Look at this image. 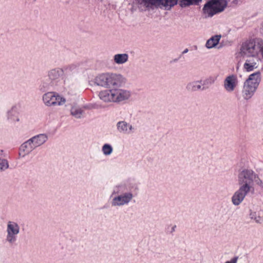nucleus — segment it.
Masks as SVG:
<instances>
[{"label":"nucleus","instance_id":"1","mask_svg":"<svg viewBox=\"0 0 263 263\" xmlns=\"http://www.w3.org/2000/svg\"><path fill=\"white\" fill-rule=\"evenodd\" d=\"M137 189L136 181L132 178L127 179L116 185L111 194V206L121 207L128 205L134 198L132 191Z\"/></svg>","mask_w":263,"mask_h":263},{"label":"nucleus","instance_id":"2","mask_svg":"<svg viewBox=\"0 0 263 263\" xmlns=\"http://www.w3.org/2000/svg\"><path fill=\"white\" fill-rule=\"evenodd\" d=\"M125 82V79L120 74L105 72L99 74L94 79L96 85L106 88L120 87Z\"/></svg>","mask_w":263,"mask_h":263},{"label":"nucleus","instance_id":"3","mask_svg":"<svg viewBox=\"0 0 263 263\" xmlns=\"http://www.w3.org/2000/svg\"><path fill=\"white\" fill-rule=\"evenodd\" d=\"M259 177V175L253 170L243 168L238 173L237 176L238 184L240 186L251 191L252 194H254L255 191L254 185Z\"/></svg>","mask_w":263,"mask_h":263},{"label":"nucleus","instance_id":"4","mask_svg":"<svg viewBox=\"0 0 263 263\" xmlns=\"http://www.w3.org/2000/svg\"><path fill=\"white\" fill-rule=\"evenodd\" d=\"M48 139V136L45 134H39L29 139L21 145L19 152L20 156L23 158L25 157L35 148L44 144Z\"/></svg>","mask_w":263,"mask_h":263},{"label":"nucleus","instance_id":"5","mask_svg":"<svg viewBox=\"0 0 263 263\" xmlns=\"http://www.w3.org/2000/svg\"><path fill=\"white\" fill-rule=\"evenodd\" d=\"M263 40L259 38L251 39L243 42L239 50L242 57L258 56Z\"/></svg>","mask_w":263,"mask_h":263},{"label":"nucleus","instance_id":"6","mask_svg":"<svg viewBox=\"0 0 263 263\" xmlns=\"http://www.w3.org/2000/svg\"><path fill=\"white\" fill-rule=\"evenodd\" d=\"M178 0H138L141 4H143L145 6H148L149 5H156L160 7H164L166 8H171L177 3ZM180 5L181 7L193 5L194 3H198L201 0H179Z\"/></svg>","mask_w":263,"mask_h":263},{"label":"nucleus","instance_id":"7","mask_svg":"<svg viewBox=\"0 0 263 263\" xmlns=\"http://www.w3.org/2000/svg\"><path fill=\"white\" fill-rule=\"evenodd\" d=\"M227 5L226 0H211L204 5L203 12L206 17H212L223 11Z\"/></svg>","mask_w":263,"mask_h":263},{"label":"nucleus","instance_id":"8","mask_svg":"<svg viewBox=\"0 0 263 263\" xmlns=\"http://www.w3.org/2000/svg\"><path fill=\"white\" fill-rule=\"evenodd\" d=\"M6 242L9 245H13L17 240V235L20 233L19 224L14 221H8L6 225Z\"/></svg>","mask_w":263,"mask_h":263},{"label":"nucleus","instance_id":"9","mask_svg":"<svg viewBox=\"0 0 263 263\" xmlns=\"http://www.w3.org/2000/svg\"><path fill=\"white\" fill-rule=\"evenodd\" d=\"M44 104L48 107L62 106L66 102V99L58 93L49 91L42 96Z\"/></svg>","mask_w":263,"mask_h":263},{"label":"nucleus","instance_id":"10","mask_svg":"<svg viewBox=\"0 0 263 263\" xmlns=\"http://www.w3.org/2000/svg\"><path fill=\"white\" fill-rule=\"evenodd\" d=\"M261 59L258 56H249L247 57L243 65V68L246 72H250L259 68Z\"/></svg>","mask_w":263,"mask_h":263},{"label":"nucleus","instance_id":"11","mask_svg":"<svg viewBox=\"0 0 263 263\" xmlns=\"http://www.w3.org/2000/svg\"><path fill=\"white\" fill-rule=\"evenodd\" d=\"M250 193L252 194V192L239 186V189L234 192L231 197L232 204L235 206L240 205Z\"/></svg>","mask_w":263,"mask_h":263},{"label":"nucleus","instance_id":"12","mask_svg":"<svg viewBox=\"0 0 263 263\" xmlns=\"http://www.w3.org/2000/svg\"><path fill=\"white\" fill-rule=\"evenodd\" d=\"M238 80L237 76L232 74L227 76L223 82L224 89L228 93L233 92L237 87Z\"/></svg>","mask_w":263,"mask_h":263},{"label":"nucleus","instance_id":"13","mask_svg":"<svg viewBox=\"0 0 263 263\" xmlns=\"http://www.w3.org/2000/svg\"><path fill=\"white\" fill-rule=\"evenodd\" d=\"M114 103H120L128 100L131 97L130 91L124 89L114 88Z\"/></svg>","mask_w":263,"mask_h":263},{"label":"nucleus","instance_id":"14","mask_svg":"<svg viewBox=\"0 0 263 263\" xmlns=\"http://www.w3.org/2000/svg\"><path fill=\"white\" fill-rule=\"evenodd\" d=\"M257 89V87L244 82L241 91L243 99L246 101L250 100L255 95Z\"/></svg>","mask_w":263,"mask_h":263},{"label":"nucleus","instance_id":"15","mask_svg":"<svg viewBox=\"0 0 263 263\" xmlns=\"http://www.w3.org/2000/svg\"><path fill=\"white\" fill-rule=\"evenodd\" d=\"M18 104L13 105L7 111L6 117L8 121L16 123L20 121V117L18 116Z\"/></svg>","mask_w":263,"mask_h":263},{"label":"nucleus","instance_id":"16","mask_svg":"<svg viewBox=\"0 0 263 263\" xmlns=\"http://www.w3.org/2000/svg\"><path fill=\"white\" fill-rule=\"evenodd\" d=\"M118 131L123 134H130L134 131V128L132 124L124 121H119L117 123Z\"/></svg>","mask_w":263,"mask_h":263},{"label":"nucleus","instance_id":"17","mask_svg":"<svg viewBox=\"0 0 263 263\" xmlns=\"http://www.w3.org/2000/svg\"><path fill=\"white\" fill-rule=\"evenodd\" d=\"M261 81V74L259 71H257L250 74L245 82L253 85L256 87H258Z\"/></svg>","mask_w":263,"mask_h":263},{"label":"nucleus","instance_id":"18","mask_svg":"<svg viewBox=\"0 0 263 263\" xmlns=\"http://www.w3.org/2000/svg\"><path fill=\"white\" fill-rule=\"evenodd\" d=\"M114 88L101 90L99 93V97L104 102H114Z\"/></svg>","mask_w":263,"mask_h":263},{"label":"nucleus","instance_id":"19","mask_svg":"<svg viewBox=\"0 0 263 263\" xmlns=\"http://www.w3.org/2000/svg\"><path fill=\"white\" fill-rule=\"evenodd\" d=\"M63 70L61 68H55L49 70L48 72V78L54 84L58 82V80L63 74Z\"/></svg>","mask_w":263,"mask_h":263},{"label":"nucleus","instance_id":"20","mask_svg":"<svg viewBox=\"0 0 263 263\" xmlns=\"http://www.w3.org/2000/svg\"><path fill=\"white\" fill-rule=\"evenodd\" d=\"M217 76H209L202 80L201 84L203 90L209 89L212 85H214L217 79Z\"/></svg>","mask_w":263,"mask_h":263},{"label":"nucleus","instance_id":"21","mask_svg":"<svg viewBox=\"0 0 263 263\" xmlns=\"http://www.w3.org/2000/svg\"><path fill=\"white\" fill-rule=\"evenodd\" d=\"M201 82L202 80L190 82L187 84L186 89L187 91L191 92L203 90Z\"/></svg>","mask_w":263,"mask_h":263},{"label":"nucleus","instance_id":"22","mask_svg":"<svg viewBox=\"0 0 263 263\" xmlns=\"http://www.w3.org/2000/svg\"><path fill=\"white\" fill-rule=\"evenodd\" d=\"M54 85H58L54 84L49 78H46L41 81L39 88L41 91L45 92L50 90Z\"/></svg>","mask_w":263,"mask_h":263},{"label":"nucleus","instance_id":"23","mask_svg":"<svg viewBox=\"0 0 263 263\" xmlns=\"http://www.w3.org/2000/svg\"><path fill=\"white\" fill-rule=\"evenodd\" d=\"M128 57L127 53H118L114 56L113 60L116 64L122 65L128 61Z\"/></svg>","mask_w":263,"mask_h":263},{"label":"nucleus","instance_id":"24","mask_svg":"<svg viewBox=\"0 0 263 263\" xmlns=\"http://www.w3.org/2000/svg\"><path fill=\"white\" fill-rule=\"evenodd\" d=\"M249 215L250 219L254 221L256 223L259 224L263 223V216H261L259 212H257L251 209L249 211Z\"/></svg>","mask_w":263,"mask_h":263},{"label":"nucleus","instance_id":"25","mask_svg":"<svg viewBox=\"0 0 263 263\" xmlns=\"http://www.w3.org/2000/svg\"><path fill=\"white\" fill-rule=\"evenodd\" d=\"M70 114L77 119L83 118L84 110L79 106H72L70 109Z\"/></svg>","mask_w":263,"mask_h":263},{"label":"nucleus","instance_id":"26","mask_svg":"<svg viewBox=\"0 0 263 263\" xmlns=\"http://www.w3.org/2000/svg\"><path fill=\"white\" fill-rule=\"evenodd\" d=\"M220 35H216L209 39L205 44V47L208 49L215 47L219 43L221 38Z\"/></svg>","mask_w":263,"mask_h":263},{"label":"nucleus","instance_id":"27","mask_svg":"<svg viewBox=\"0 0 263 263\" xmlns=\"http://www.w3.org/2000/svg\"><path fill=\"white\" fill-rule=\"evenodd\" d=\"M61 69L63 70V73L70 74L77 71V67L76 65L71 64L65 66Z\"/></svg>","mask_w":263,"mask_h":263},{"label":"nucleus","instance_id":"28","mask_svg":"<svg viewBox=\"0 0 263 263\" xmlns=\"http://www.w3.org/2000/svg\"><path fill=\"white\" fill-rule=\"evenodd\" d=\"M102 151L104 155L109 156L112 153V146L109 144H104L102 147Z\"/></svg>","mask_w":263,"mask_h":263},{"label":"nucleus","instance_id":"29","mask_svg":"<svg viewBox=\"0 0 263 263\" xmlns=\"http://www.w3.org/2000/svg\"><path fill=\"white\" fill-rule=\"evenodd\" d=\"M9 167L8 162L6 159H0V172L4 171Z\"/></svg>","mask_w":263,"mask_h":263},{"label":"nucleus","instance_id":"30","mask_svg":"<svg viewBox=\"0 0 263 263\" xmlns=\"http://www.w3.org/2000/svg\"><path fill=\"white\" fill-rule=\"evenodd\" d=\"M255 184L259 187L261 192L263 193V181L261 179L260 177H259V178L258 179Z\"/></svg>","mask_w":263,"mask_h":263},{"label":"nucleus","instance_id":"31","mask_svg":"<svg viewBox=\"0 0 263 263\" xmlns=\"http://www.w3.org/2000/svg\"><path fill=\"white\" fill-rule=\"evenodd\" d=\"M64 84L65 88H70L73 83H70V80L68 79H66L64 81Z\"/></svg>","mask_w":263,"mask_h":263},{"label":"nucleus","instance_id":"32","mask_svg":"<svg viewBox=\"0 0 263 263\" xmlns=\"http://www.w3.org/2000/svg\"><path fill=\"white\" fill-rule=\"evenodd\" d=\"M238 260V256L232 257L230 260L226 261L224 263H237Z\"/></svg>","mask_w":263,"mask_h":263},{"label":"nucleus","instance_id":"33","mask_svg":"<svg viewBox=\"0 0 263 263\" xmlns=\"http://www.w3.org/2000/svg\"><path fill=\"white\" fill-rule=\"evenodd\" d=\"M3 157V151L0 149V159Z\"/></svg>","mask_w":263,"mask_h":263},{"label":"nucleus","instance_id":"34","mask_svg":"<svg viewBox=\"0 0 263 263\" xmlns=\"http://www.w3.org/2000/svg\"><path fill=\"white\" fill-rule=\"evenodd\" d=\"M188 49H185L184 50H183V51L182 52V53L183 54H184V53H186L188 52Z\"/></svg>","mask_w":263,"mask_h":263},{"label":"nucleus","instance_id":"35","mask_svg":"<svg viewBox=\"0 0 263 263\" xmlns=\"http://www.w3.org/2000/svg\"><path fill=\"white\" fill-rule=\"evenodd\" d=\"M261 30L262 33L263 34V24L261 25Z\"/></svg>","mask_w":263,"mask_h":263},{"label":"nucleus","instance_id":"36","mask_svg":"<svg viewBox=\"0 0 263 263\" xmlns=\"http://www.w3.org/2000/svg\"><path fill=\"white\" fill-rule=\"evenodd\" d=\"M175 228H176V226H174L172 228V230H173V231H174V230H175Z\"/></svg>","mask_w":263,"mask_h":263}]
</instances>
